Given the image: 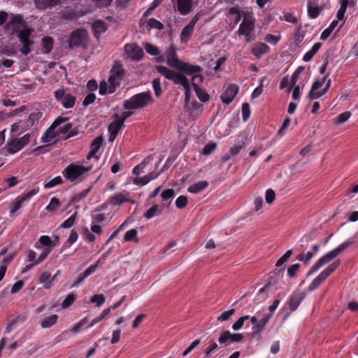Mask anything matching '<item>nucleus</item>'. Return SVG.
Returning a JSON list of instances; mask_svg holds the SVG:
<instances>
[{
  "label": "nucleus",
  "mask_w": 358,
  "mask_h": 358,
  "mask_svg": "<svg viewBox=\"0 0 358 358\" xmlns=\"http://www.w3.org/2000/svg\"><path fill=\"white\" fill-rule=\"evenodd\" d=\"M56 100L66 109L73 107L76 103V97L66 93L63 89H59L55 92Z\"/></svg>",
  "instance_id": "obj_11"
},
{
  "label": "nucleus",
  "mask_w": 358,
  "mask_h": 358,
  "mask_svg": "<svg viewBox=\"0 0 358 358\" xmlns=\"http://www.w3.org/2000/svg\"><path fill=\"white\" fill-rule=\"evenodd\" d=\"M231 13H236L238 15V19L243 17V21L241 23L238 29V36L244 38V41L248 43L250 41L252 32L255 29V19L252 13L247 11L243 12L242 14L236 8H231Z\"/></svg>",
  "instance_id": "obj_2"
},
{
  "label": "nucleus",
  "mask_w": 358,
  "mask_h": 358,
  "mask_svg": "<svg viewBox=\"0 0 358 358\" xmlns=\"http://www.w3.org/2000/svg\"><path fill=\"white\" fill-rule=\"evenodd\" d=\"M164 204L159 206L157 204L153 205L143 215L144 217L150 220L155 216L160 215L164 210Z\"/></svg>",
  "instance_id": "obj_30"
},
{
  "label": "nucleus",
  "mask_w": 358,
  "mask_h": 358,
  "mask_svg": "<svg viewBox=\"0 0 358 358\" xmlns=\"http://www.w3.org/2000/svg\"><path fill=\"white\" fill-rule=\"evenodd\" d=\"M347 7H348V0H343L341 3V6H340L338 10L337 11L336 17H337L338 21L342 20L343 19Z\"/></svg>",
  "instance_id": "obj_45"
},
{
  "label": "nucleus",
  "mask_w": 358,
  "mask_h": 358,
  "mask_svg": "<svg viewBox=\"0 0 358 358\" xmlns=\"http://www.w3.org/2000/svg\"><path fill=\"white\" fill-rule=\"evenodd\" d=\"M15 54V46H0V57H13Z\"/></svg>",
  "instance_id": "obj_38"
},
{
  "label": "nucleus",
  "mask_w": 358,
  "mask_h": 358,
  "mask_svg": "<svg viewBox=\"0 0 358 358\" xmlns=\"http://www.w3.org/2000/svg\"><path fill=\"white\" fill-rule=\"evenodd\" d=\"M218 348V345L215 341H211L209 345L203 351V357L208 358L211 353Z\"/></svg>",
  "instance_id": "obj_48"
},
{
  "label": "nucleus",
  "mask_w": 358,
  "mask_h": 358,
  "mask_svg": "<svg viewBox=\"0 0 358 358\" xmlns=\"http://www.w3.org/2000/svg\"><path fill=\"white\" fill-rule=\"evenodd\" d=\"M126 74V70L123 64L118 60H115L110 70L108 83L110 84V92H115L117 87L120 85Z\"/></svg>",
  "instance_id": "obj_6"
},
{
  "label": "nucleus",
  "mask_w": 358,
  "mask_h": 358,
  "mask_svg": "<svg viewBox=\"0 0 358 358\" xmlns=\"http://www.w3.org/2000/svg\"><path fill=\"white\" fill-rule=\"evenodd\" d=\"M192 7V0H177L176 9L182 15L188 14Z\"/></svg>",
  "instance_id": "obj_27"
},
{
  "label": "nucleus",
  "mask_w": 358,
  "mask_h": 358,
  "mask_svg": "<svg viewBox=\"0 0 358 358\" xmlns=\"http://www.w3.org/2000/svg\"><path fill=\"white\" fill-rule=\"evenodd\" d=\"M320 247V246L318 244L314 245L312 248V251L308 252L306 255L301 253L297 256L296 259L305 264L308 263L309 261L311 260L314 257V255L318 252Z\"/></svg>",
  "instance_id": "obj_28"
},
{
  "label": "nucleus",
  "mask_w": 358,
  "mask_h": 358,
  "mask_svg": "<svg viewBox=\"0 0 358 358\" xmlns=\"http://www.w3.org/2000/svg\"><path fill=\"white\" fill-rule=\"evenodd\" d=\"M57 315H51L50 316L41 319L40 321L41 325L43 328H49L57 322Z\"/></svg>",
  "instance_id": "obj_37"
},
{
  "label": "nucleus",
  "mask_w": 358,
  "mask_h": 358,
  "mask_svg": "<svg viewBox=\"0 0 358 358\" xmlns=\"http://www.w3.org/2000/svg\"><path fill=\"white\" fill-rule=\"evenodd\" d=\"M147 27L149 29H156L158 30H162L164 28L163 24L159 20L150 18L147 22Z\"/></svg>",
  "instance_id": "obj_44"
},
{
  "label": "nucleus",
  "mask_w": 358,
  "mask_h": 358,
  "mask_svg": "<svg viewBox=\"0 0 358 358\" xmlns=\"http://www.w3.org/2000/svg\"><path fill=\"white\" fill-rule=\"evenodd\" d=\"M187 204V198L185 196H180L176 200V206L178 208L182 209Z\"/></svg>",
  "instance_id": "obj_61"
},
{
  "label": "nucleus",
  "mask_w": 358,
  "mask_h": 358,
  "mask_svg": "<svg viewBox=\"0 0 358 358\" xmlns=\"http://www.w3.org/2000/svg\"><path fill=\"white\" fill-rule=\"evenodd\" d=\"M152 101L150 91L138 93L124 101L123 108L127 110H136L146 107Z\"/></svg>",
  "instance_id": "obj_5"
},
{
  "label": "nucleus",
  "mask_w": 358,
  "mask_h": 358,
  "mask_svg": "<svg viewBox=\"0 0 358 358\" xmlns=\"http://www.w3.org/2000/svg\"><path fill=\"white\" fill-rule=\"evenodd\" d=\"M238 92L236 85H229L221 95V100L225 104H229L235 98Z\"/></svg>",
  "instance_id": "obj_18"
},
{
  "label": "nucleus",
  "mask_w": 358,
  "mask_h": 358,
  "mask_svg": "<svg viewBox=\"0 0 358 358\" xmlns=\"http://www.w3.org/2000/svg\"><path fill=\"white\" fill-rule=\"evenodd\" d=\"M137 230L136 229H131L127 231L124 236V240L126 242L133 241L137 236Z\"/></svg>",
  "instance_id": "obj_60"
},
{
  "label": "nucleus",
  "mask_w": 358,
  "mask_h": 358,
  "mask_svg": "<svg viewBox=\"0 0 358 358\" xmlns=\"http://www.w3.org/2000/svg\"><path fill=\"white\" fill-rule=\"evenodd\" d=\"M25 201L19 196L16 198L15 202L13 203V206H12V208L10 209V215H13L14 214L15 212H17L18 210H20L22 206V204L24 203Z\"/></svg>",
  "instance_id": "obj_47"
},
{
  "label": "nucleus",
  "mask_w": 358,
  "mask_h": 358,
  "mask_svg": "<svg viewBox=\"0 0 358 358\" xmlns=\"http://www.w3.org/2000/svg\"><path fill=\"white\" fill-rule=\"evenodd\" d=\"M59 1L60 0H34V3L37 8L43 10L56 6Z\"/></svg>",
  "instance_id": "obj_34"
},
{
  "label": "nucleus",
  "mask_w": 358,
  "mask_h": 358,
  "mask_svg": "<svg viewBox=\"0 0 358 358\" xmlns=\"http://www.w3.org/2000/svg\"><path fill=\"white\" fill-rule=\"evenodd\" d=\"M268 46H255L251 52L257 58H260L268 51Z\"/></svg>",
  "instance_id": "obj_43"
},
{
  "label": "nucleus",
  "mask_w": 358,
  "mask_h": 358,
  "mask_svg": "<svg viewBox=\"0 0 358 358\" xmlns=\"http://www.w3.org/2000/svg\"><path fill=\"white\" fill-rule=\"evenodd\" d=\"M60 206V203L58 199L52 197L50 199L49 204L46 206L45 210L50 212L55 211Z\"/></svg>",
  "instance_id": "obj_46"
},
{
  "label": "nucleus",
  "mask_w": 358,
  "mask_h": 358,
  "mask_svg": "<svg viewBox=\"0 0 358 358\" xmlns=\"http://www.w3.org/2000/svg\"><path fill=\"white\" fill-rule=\"evenodd\" d=\"M200 13L196 14L189 23L183 28L180 34V40L182 43H186L188 42L193 33L194 26L200 19Z\"/></svg>",
  "instance_id": "obj_14"
},
{
  "label": "nucleus",
  "mask_w": 358,
  "mask_h": 358,
  "mask_svg": "<svg viewBox=\"0 0 358 358\" xmlns=\"http://www.w3.org/2000/svg\"><path fill=\"white\" fill-rule=\"evenodd\" d=\"M127 56L132 59L139 60L143 56V50L141 46H124Z\"/></svg>",
  "instance_id": "obj_22"
},
{
  "label": "nucleus",
  "mask_w": 358,
  "mask_h": 358,
  "mask_svg": "<svg viewBox=\"0 0 358 358\" xmlns=\"http://www.w3.org/2000/svg\"><path fill=\"white\" fill-rule=\"evenodd\" d=\"M59 120V123H58V125L57 127V133L60 137V138H67L69 137V135H68V132L71 128V125L67 122V118L66 117H61Z\"/></svg>",
  "instance_id": "obj_20"
},
{
  "label": "nucleus",
  "mask_w": 358,
  "mask_h": 358,
  "mask_svg": "<svg viewBox=\"0 0 358 358\" xmlns=\"http://www.w3.org/2000/svg\"><path fill=\"white\" fill-rule=\"evenodd\" d=\"M177 70L183 73L185 75L191 76V84L193 83H203V77L201 75L203 68L199 65L190 64L189 63L182 62L177 68Z\"/></svg>",
  "instance_id": "obj_7"
},
{
  "label": "nucleus",
  "mask_w": 358,
  "mask_h": 358,
  "mask_svg": "<svg viewBox=\"0 0 358 358\" xmlns=\"http://www.w3.org/2000/svg\"><path fill=\"white\" fill-rule=\"evenodd\" d=\"M36 252L32 250H29L27 251V261L36 266L39 264L41 262H43L45 258V254H43L42 252L36 257Z\"/></svg>",
  "instance_id": "obj_31"
},
{
  "label": "nucleus",
  "mask_w": 358,
  "mask_h": 358,
  "mask_svg": "<svg viewBox=\"0 0 358 358\" xmlns=\"http://www.w3.org/2000/svg\"><path fill=\"white\" fill-rule=\"evenodd\" d=\"M6 27L8 30H11V34L19 38L23 45H32L35 43L32 29L17 17L12 19Z\"/></svg>",
  "instance_id": "obj_1"
},
{
  "label": "nucleus",
  "mask_w": 358,
  "mask_h": 358,
  "mask_svg": "<svg viewBox=\"0 0 358 358\" xmlns=\"http://www.w3.org/2000/svg\"><path fill=\"white\" fill-rule=\"evenodd\" d=\"M88 33L86 29H79L73 31L66 40L69 45H80L87 38Z\"/></svg>",
  "instance_id": "obj_16"
},
{
  "label": "nucleus",
  "mask_w": 358,
  "mask_h": 358,
  "mask_svg": "<svg viewBox=\"0 0 358 358\" xmlns=\"http://www.w3.org/2000/svg\"><path fill=\"white\" fill-rule=\"evenodd\" d=\"M76 215V213H73V215H71L67 220H66L61 224V227L64 228V229H69V228L71 227L75 222Z\"/></svg>",
  "instance_id": "obj_62"
},
{
  "label": "nucleus",
  "mask_w": 358,
  "mask_h": 358,
  "mask_svg": "<svg viewBox=\"0 0 358 358\" xmlns=\"http://www.w3.org/2000/svg\"><path fill=\"white\" fill-rule=\"evenodd\" d=\"M31 134H27L19 138L10 140L6 145L7 152L15 154L21 150L30 141Z\"/></svg>",
  "instance_id": "obj_9"
},
{
  "label": "nucleus",
  "mask_w": 358,
  "mask_h": 358,
  "mask_svg": "<svg viewBox=\"0 0 358 358\" xmlns=\"http://www.w3.org/2000/svg\"><path fill=\"white\" fill-rule=\"evenodd\" d=\"M353 244L352 241H345L339 245L335 249L328 252L327 254L321 257L317 261L311 266L307 273V276L313 275L314 273L317 271L321 267L325 264L329 263L334 259H335L339 254L343 252L345 249Z\"/></svg>",
  "instance_id": "obj_3"
},
{
  "label": "nucleus",
  "mask_w": 358,
  "mask_h": 358,
  "mask_svg": "<svg viewBox=\"0 0 358 358\" xmlns=\"http://www.w3.org/2000/svg\"><path fill=\"white\" fill-rule=\"evenodd\" d=\"M304 67L303 66H299L295 71L293 73V74L291 76L290 79V86H295L297 85L296 83L299 78V75L302 73L303 71Z\"/></svg>",
  "instance_id": "obj_49"
},
{
  "label": "nucleus",
  "mask_w": 358,
  "mask_h": 358,
  "mask_svg": "<svg viewBox=\"0 0 358 358\" xmlns=\"http://www.w3.org/2000/svg\"><path fill=\"white\" fill-rule=\"evenodd\" d=\"M62 182V179L60 176H57L52 179H51L50 181L46 182L44 185V187L46 189L52 188L57 185L61 184Z\"/></svg>",
  "instance_id": "obj_58"
},
{
  "label": "nucleus",
  "mask_w": 358,
  "mask_h": 358,
  "mask_svg": "<svg viewBox=\"0 0 358 358\" xmlns=\"http://www.w3.org/2000/svg\"><path fill=\"white\" fill-rule=\"evenodd\" d=\"M174 195L175 191L173 189H167L163 191L161 194L162 201L169 204L171 203Z\"/></svg>",
  "instance_id": "obj_41"
},
{
  "label": "nucleus",
  "mask_w": 358,
  "mask_h": 358,
  "mask_svg": "<svg viewBox=\"0 0 358 358\" xmlns=\"http://www.w3.org/2000/svg\"><path fill=\"white\" fill-rule=\"evenodd\" d=\"M340 259L336 260L329 264L324 270H323L308 285V290L313 292L317 289L325 280L331 275L336 269L340 266Z\"/></svg>",
  "instance_id": "obj_8"
},
{
  "label": "nucleus",
  "mask_w": 358,
  "mask_h": 358,
  "mask_svg": "<svg viewBox=\"0 0 358 358\" xmlns=\"http://www.w3.org/2000/svg\"><path fill=\"white\" fill-rule=\"evenodd\" d=\"M208 185V182L205 180L199 181L192 185H190L187 191L192 194H197L206 189Z\"/></svg>",
  "instance_id": "obj_36"
},
{
  "label": "nucleus",
  "mask_w": 358,
  "mask_h": 358,
  "mask_svg": "<svg viewBox=\"0 0 358 358\" xmlns=\"http://www.w3.org/2000/svg\"><path fill=\"white\" fill-rule=\"evenodd\" d=\"M103 137L99 136L91 142V158L98 159L96 153L103 143Z\"/></svg>",
  "instance_id": "obj_35"
},
{
  "label": "nucleus",
  "mask_w": 358,
  "mask_h": 358,
  "mask_svg": "<svg viewBox=\"0 0 358 358\" xmlns=\"http://www.w3.org/2000/svg\"><path fill=\"white\" fill-rule=\"evenodd\" d=\"M41 246H43L42 253L45 254V257H47L48 255L51 252V251L54 248V244L52 243V240L49 236L43 235L41 236L38 241L34 244V248L36 249L40 250L41 249Z\"/></svg>",
  "instance_id": "obj_15"
},
{
  "label": "nucleus",
  "mask_w": 358,
  "mask_h": 358,
  "mask_svg": "<svg viewBox=\"0 0 358 358\" xmlns=\"http://www.w3.org/2000/svg\"><path fill=\"white\" fill-rule=\"evenodd\" d=\"M60 120L61 118H57L55 120L52 126L46 131L45 134L42 136V142L47 143L48 145H51L56 143L58 141V139L60 138L56 129L58 123H59Z\"/></svg>",
  "instance_id": "obj_13"
},
{
  "label": "nucleus",
  "mask_w": 358,
  "mask_h": 358,
  "mask_svg": "<svg viewBox=\"0 0 358 358\" xmlns=\"http://www.w3.org/2000/svg\"><path fill=\"white\" fill-rule=\"evenodd\" d=\"M250 315H244L238 319L232 325V329L234 331L239 330L243 326L244 322L249 320Z\"/></svg>",
  "instance_id": "obj_50"
},
{
  "label": "nucleus",
  "mask_w": 358,
  "mask_h": 358,
  "mask_svg": "<svg viewBox=\"0 0 358 358\" xmlns=\"http://www.w3.org/2000/svg\"><path fill=\"white\" fill-rule=\"evenodd\" d=\"M128 202H130V199L127 192H120L110 198V203L113 206H120Z\"/></svg>",
  "instance_id": "obj_26"
},
{
  "label": "nucleus",
  "mask_w": 358,
  "mask_h": 358,
  "mask_svg": "<svg viewBox=\"0 0 358 358\" xmlns=\"http://www.w3.org/2000/svg\"><path fill=\"white\" fill-rule=\"evenodd\" d=\"M89 171V166L71 163L62 171V175L66 180L78 183L85 178Z\"/></svg>",
  "instance_id": "obj_4"
},
{
  "label": "nucleus",
  "mask_w": 358,
  "mask_h": 358,
  "mask_svg": "<svg viewBox=\"0 0 358 358\" xmlns=\"http://www.w3.org/2000/svg\"><path fill=\"white\" fill-rule=\"evenodd\" d=\"M351 116V113L349 111H345L336 117V122L338 124H343Z\"/></svg>",
  "instance_id": "obj_63"
},
{
  "label": "nucleus",
  "mask_w": 358,
  "mask_h": 358,
  "mask_svg": "<svg viewBox=\"0 0 358 358\" xmlns=\"http://www.w3.org/2000/svg\"><path fill=\"white\" fill-rule=\"evenodd\" d=\"M321 12V8L317 6H308V13L310 17L315 19L316 18Z\"/></svg>",
  "instance_id": "obj_57"
},
{
  "label": "nucleus",
  "mask_w": 358,
  "mask_h": 358,
  "mask_svg": "<svg viewBox=\"0 0 358 358\" xmlns=\"http://www.w3.org/2000/svg\"><path fill=\"white\" fill-rule=\"evenodd\" d=\"M243 339V335L242 334H231L227 330L221 333L218 338V342L220 345L227 347L231 343H240Z\"/></svg>",
  "instance_id": "obj_12"
},
{
  "label": "nucleus",
  "mask_w": 358,
  "mask_h": 358,
  "mask_svg": "<svg viewBox=\"0 0 358 358\" xmlns=\"http://www.w3.org/2000/svg\"><path fill=\"white\" fill-rule=\"evenodd\" d=\"M29 126H30L29 124H27L26 122L20 121L19 122H15L12 125L11 131L13 133L20 134L27 130Z\"/></svg>",
  "instance_id": "obj_39"
},
{
  "label": "nucleus",
  "mask_w": 358,
  "mask_h": 358,
  "mask_svg": "<svg viewBox=\"0 0 358 358\" xmlns=\"http://www.w3.org/2000/svg\"><path fill=\"white\" fill-rule=\"evenodd\" d=\"M327 77L326 76L323 78L322 82L316 80L313 83L311 89L308 93V97L310 100L319 99L329 90L331 83V79H328L325 87L321 91L317 92V90L322 87L323 83L327 80Z\"/></svg>",
  "instance_id": "obj_10"
},
{
  "label": "nucleus",
  "mask_w": 358,
  "mask_h": 358,
  "mask_svg": "<svg viewBox=\"0 0 358 358\" xmlns=\"http://www.w3.org/2000/svg\"><path fill=\"white\" fill-rule=\"evenodd\" d=\"M125 298L126 296H123L119 301L116 302L113 306L103 310V312L99 317L93 319V320L91 322V327L102 320L106 315H108L110 313L111 310H115L120 307L122 302L124 301Z\"/></svg>",
  "instance_id": "obj_23"
},
{
  "label": "nucleus",
  "mask_w": 358,
  "mask_h": 358,
  "mask_svg": "<svg viewBox=\"0 0 358 358\" xmlns=\"http://www.w3.org/2000/svg\"><path fill=\"white\" fill-rule=\"evenodd\" d=\"M306 294L303 292L294 291L289 296L287 304L291 311L296 310L301 301L304 299Z\"/></svg>",
  "instance_id": "obj_17"
},
{
  "label": "nucleus",
  "mask_w": 358,
  "mask_h": 358,
  "mask_svg": "<svg viewBox=\"0 0 358 358\" xmlns=\"http://www.w3.org/2000/svg\"><path fill=\"white\" fill-rule=\"evenodd\" d=\"M110 84L109 83H108V85L105 81H102L100 83L99 92L101 95H104L107 93L113 94L115 92H110Z\"/></svg>",
  "instance_id": "obj_52"
},
{
  "label": "nucleus",
  "mask_w": 358,
  "mask_h": 358,
  "mask_svg": "<svg viewBox=\"0 0 358 358\" xmlns=\"http://www.w3.org/2000/svg\"><path fill=\"white\" fill-rule=\"evenodd\" d=\"M107 28L108 26L104 21L101 20H95L92 25L94 36L98 39L99 35L104 33L107 30Z\"/></svg>",
  "instance_id": "obj_24"
},
{
  "label": "nucleus",
  "mask_w": 358,
  "mask_h": 358,
  "mask_svg": "<svg viewBox=\"0 0 358 358\" xmlns=\"http://www.w3.org/2000/svg\"><path fill=\"white\" fill-rule=\"evenodd\" d=\"M320 47L321 46H313L311 50L303 55V60L306 62L311 60L313 57L317 53Z\"/></svg>",
  "instance_id": "obj_55"
},
{
  "label": "nucleus",
  "mask_w": 358,
  "mask_h": 358,
  "mask_svg": "<svg viewBox=\"0 0 358 358\" xmlns=\"http://www.w3.org/2000/svg\"><path fill=\"white\" fill-rule=\"evenodd\" d=\"M124 124L117 119L110 122L108 125L109 141H113L117 137L120 129Z\"/></svg>",
  "instance_id": "obj_25"
},
{
  "label": "nucleus",
  "mask_w": 358,
  "mask_h": 358,
  "mask_svg": "<svg viewBox=\"0 0 358 358\" xmlns=\"http://www.w3.org/2000/svg\"><path fill=\"white\" fill-rule=\"evenodd\" d=\"M90 275V267L79 275L78 279L71 285V288L78 286L87 276Z\"/></svg>",
  "instance_id": "obj_53"
},
{
  "label": "nucleus",
  "mask_w": 358,
  "mask_h": 358,
  "mask_svg": "<svg viewBox=\"0 0 358 358\" xmlns=\"http://www.w3.org/2000/svg\"><path fill=\"white\" fill-rule=\"evenodd\" d=\"M76 299V296L73 294H69L65 299L62 301V306L63 308L69 307Z\"/></svg>",
  "instance_id": "obj_59"
},
{
  "label": "nucleus",
  "mask_w": 358,
  "mask_h": 358,
  "mask_svg": "<svg viewBox=\"0 0 358 358\" xmlns=\"http://www.w3.org/2000/svg\"><path fill=\"white\" fill-rule=\"evenodd\" d=\"M242 119L243 122H247L250 115V108L248 103H244L242 105Z\"/></svg>",
  "instance_id": "obj_51"
},
{
  "label": "nucleus",
  "mask_w": 358,
  "mask_h": 358,
  "mask_svg": "<svg viewBox=\"0 0 358 358\" xmlns=\"http://www.w3.org/2000/svg\"><path fill=\"white\" fill-rule=\"evenodd\" d=\"M200 83H198V82L193 83V84L192 85L194 88V90L196 92V96L198 97V99L201 102H203V103L208 102L210 99L209 95L208 94V93L206 92L205 90H203V88L199 87V85Z\"/></svg>",
  "instance_id": "obj_32"
},
{
  "label": "nucleus",
  "mask_w": 358,
  "mask_h": 358,
  "mask_svg": "<svg viewBox=\"0 0 358 358\" xmlns=\"http://www.w3.org/2000/svg\"><path fill=\"white\" fill-rule=\"evenodd\" d=\"M217 145L215 143H210L204 146L202 150V153L204 155H210L216 148Z\"/></svg>",
  "instance_id": "obj_64"
},
{
  "label": "nucleus",
  "mask_w": 358,
  "mask_h": 358,
  "mask_svg": "<svg viewBox=\"0 0 358 358\" xmlns=\"http://www.w3.org/2000/svg\"><path fill=\"white\" fill-rule=\"evenodd\" d=\"M156 69L158 73L164 76L168 80H171L175 71L169 69L164 66H157Z\"/></svg>",
  "instance_id": "obj_40"
},
{
  "label": "nucleus",
  "mask_w": 358,
  "mask_h": 358,
  "mask_svg": "<svg viewBox=\"0 0 358 358\" xmlns=\"http://www.w3.org/2000/svg\"><path fill=\"white\" fill-rule=\"evenodd\" d=\"M54 277H52L48 271H43L38 278V282L43 284L45 289H50Z\"/></svg>",
  "instance_id": "obj_33"
},
{
  "label": "nucleus",
  "mask_w": 358,
  "mask_h": 358,
  "mask_svg": "<svg viewBox=\"0 0 358 358\" xmlns=\"http://www.w3.org/2000/svg\"><path fill=\"white\" fill-rule=\"evenodd\" d=\"M158 176V174L152 175V173H149L142 178H137L134 180L135 184L140 185H145L148 184L152 179L156 178Z\"/></svg>",
  "instance_id": "obj_42"
},
{
  "label": "nucleus",
  "mask_w": 358,
  "mask_h": 358,
  "mask_svg": "<svg viewBox=\"0 0 358 358\" xmlns=\"http://www.w3.org/2000/svg\"><path fill=\"white\" fill-rule=\"evenodd\" d=\"M106 301L103 294H94L91 297V303H95L97 307L101 306Z\"/></svg>",
  "instance_id": "obj_54"
},
{
  "label": "nucleus",
  "mask_w": 358,
  "mask_h": 358,
  "mask_svg": "<svg viewBox=\"0 0 358 358\" xmlns=\"http://www.w3.org/2000/svg\"><path fill=\"white\" fill-rule=\"evenodd\" d=\"M167 64L172 68L177 69L178 66L182 62L178 59L176 50L174 46H169L168 50L166 52Z\"/></svg>",
  "instance_id": "obj_19"
},
{
  "label": "nucleus",
  "mask_w": 358,
  "mask_h": 358,
  "mask_svg": "<svg viewBox=\"0 0 358 358\" xmlns=\"http://www.w3.org/2000/svg\"><path fill=\"white\" fill-rule=\"evenodd\" d=\"M171 80L173 81L175 85H180L182 86L183 88L191 84L185 74L180 71H175Z\"/></svg>",
  "instance_id": "obj_29"
},
{
  "label": "nucleus",
  "mask_w": 358,
  "mask_h": 358,
  "mask_svg": "<svg viewBox=\"0 0 358 358\" xmlns=\"http://www.w3.org/2000/svg\"><path fill=\"white\" fill-rule=\"evenodd\" d=\"M152 87L155 91L156 96L159 97L161 96L162 90L161 87V82L159 78H155L152 80Z\"/></svg>",
  "instance_id": "obj_56"
},
{
  "label": "nucleus",
  "mask_w": 358,
  "mask_h": 358,
  "mask_svg": "<svg viewBox=\"0 0 358 358\" xmlns=\"http://www.w3.org/2000/svg\"><path fill=\"white\" fill-rule=\"evenodd\" d=\"M271 318V314H266L264 317L258 320L257 324L252 327V334L254 336L257 335L259 338H261V333L264 330L266 325Z\"/></svg>",
  "instance_id": "obj_21"
}]
</instances>
